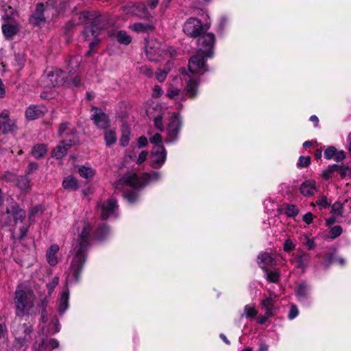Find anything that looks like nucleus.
<instances>
[{
	"mask_svg": "<svg viewBox=\"0 0 351 351\" xmlns=\"http://www.w3.org/2000/svg\"><path fill=\"white\" fill-rule=\"evenodd\" d=\"M26 216L25 211L17 204H13L2 210L0 214V223L3 226H14L19 221H23Z\"/></svg>",
	"mask_w": 351,
	"mask_h": 351,
	"instance_id": "obj_6",
	"label": "nucleus"
},
{
	"mask_svg": "<svg viewBox=\"0 0 351 351\" xmlns=\"http://www.w3.org/2000/svg\"><path fill=\"white\" fill-rule=\"evenodd\" d=\"M182 121L179 114L173 113L167 126V142L174 141L180 130Z\"/></svg>",
	"mask_w": 351,
	"mask_h": 351,
	"instance_id": "obj_10",
	"label": "nucleus"
},
{
	"mask_svg": "<svg viewBox=\"0 0 351 351\" xmlns=\"http://www.w3.org/2000/svg\"><path fill=\"white\" fill-rule=\"evenodd\" d=\"M303 221L307 223V224H310L313 222V215L311 213H306L304 216H303Z\"/></svg>",
	"mask_w": 351,
	"mask_h": 351,
	"instance_id": "obj_63",
	"label": "nucleus"
},
{
	"mask_svg": "<svg viewBox=\"0 0 351 351\" xmlns=\"http://www.w3.org/2000/svg\"><path fill=\"white\" fill-rule=\"evenodd\" d=\"M34 297L32 291L23 285H19L15 291L14 304L17 315L28 314L34 306Z\"/></svg>",
	"mask_w": 351,
	"mask_h": 351,
	"instance_id": "obj_5",
	"label": "nucleus"
},
{
	"mask_svg": "<svg viewBox=\"0 0 351 351\" xmlns=\"http://www.w3.org/2000/svg\"><path fill=\"white\" fill-rule=\"evenodd\" d=\"M45 6L42 3H39L36 6V9L31 17V23L34 25H42L45 23L44 16Z\"/></svg>",
	"mask_w": 351,
	"mask_h": 351,
	"instance_id": "obj_20",
	"label": "nucleus"
},
{
	"mask_svg": "<svg viewBox=\"0 0 351 351\" xmlns=\"http://www.w3.org/2000/svg\"><path fill=\"white\" fill-rule=\"evenodd\" d=\"M98 43H99V40L97 38H95L93 41L90 43V44H89L90 49L86 53V55L88 56H90L93 53L95 47L97 45V44Z\"/></svg>",
	"mask_w": 351,
	"mask_h": 351,
	"instance_id": "obj_62",
	"label": "nucleus"
},
{
	"mask_svg": "<svg viewBox=\"0 0 351 351\" xmlns=\"http://www.w3.org/2000/svg\"><path fill=\"white\" fill-rule=\"evenodd\" d=\"M258 263L263 270H266L268 267L276 264V260L270 253L264 252L258 256Z\"/></svg>",
	"mask_w": 351,
	"mask_h": 351,
	"instance_id": "obj_21",
	"label": "nucleus"
},
{
	"mask_svg": "<svg viewBox=\"0 0 351 351\" xmlns=\"http://www.w3.org/2000/svg\"><path fill=\"white\" fill-rule=\"evenodd\" d=\"M276 297L274 292H269V295H265V298L261 302V306L265 310L267 315H274L276 313V308L274 303Z\"/></svg>",
	"mask_w": 351,
	"mask_h": 351,
	"instance_id": "obj_17",
	"label": "nucleus"
},
{
	"mask_svg": "<svg viewBox=\"0 0 351 351\" xmlns=\"http://www.w3.org/2000/svg\"><path fill=\"white\" fill-rule=\"evenodd\" d=\"M32 332L33 326L29 322L19 323L12 329L15 341L20 346H25L29 341Z\"/></svg>",
	"mask_w": 351,
	"mask_h": 351,
	"instance_id": "obj_7",
	"label": "nucleus"
},
{
	"mask_svg": "<svg viewBox=\"0 0 351 351\" xmlns=\"http://www.w3.org/2000/svg\"><path fill=\"white\" fill-rule=\"evenodd\" d=\"M311 163V158L309 156H300L298 165L300 167H306Z\"/></svg>",
	"mask_w": 351,
	"mask_h": 351,
	"instance_id": "obj_49",
	"label": "nucleus"
},
{
	"mask_svg": "<svg viewBox=\"0 0 351 351\" xmlns=\"http://www.w3.org/2000/svg\"><path fill=\"white\" fill-rule=\"evenodd\" d=\"M161 174L158 171H152L150 173H145L143 177H139L136 173L125 175L115 183L116 191H120L124 188V197L130 203H134L138 199V192L148 182L158 180Z\"/></svg>",
	"mask_w": 351,
	"mask_h": 351,
	"instance_id": "obj_2",
	"label": "nucleus"
},
{
	"mask_svg": "<svg viewBox=\"0 0 351 351\" xmlns=\"http://www.w3.org/2000/svg\"><path fill=\"white\" fill-rule=\"evenodd\" d=\"M117 208V202L114 199L110 198L108 201L102 203L101 206V217L102 219H106L109 217L115 214Z\"/></svg>",
	"mask_w": 351,
	"mask_h": 351,
	"instance_id": "obj_16",
	"label": "nucleus"
},
{
	"mask_svg": "<svg viewBox=\"0 0 351 351\" xmlns=\"http://www.w3.org/2000/svg\"><path fill=\"white\" fill-rule=\"evenodd\" d=\"M147 58L150 61L160 62L168 57L173 58L176 56L177 51L156 39H150L147 42L145 47Z\"/></svg>",
	"mask_w": 351,
	"mask_h": 351,
	"instance_id": "obj_4",
	"label": "nucleus"
},
{
	"mask_svg": "<svg viewBox=\"0 0 351 351\" xmlns=\"http://www.w3.org/2000/svg\"><path fill=\"white\" fill-rule=\"evenodd\" d=\"M343 232V229L340 226H335L330 230L329 237L330 239H335L339 237Z\"/></svg>",
	"mask_w": 351,
	"mask_h": 351,
	"instance_id": "obj_47",
	"label": "nucleus"
},
{
	"mask_svg": "<svg viewBox=\"0 0 351 351\" xmlns=\"http://www.w3.org/2000/svg\"><path fill=\"white\" fill-rule=\"evenodd\" d=\"M162 136L159 133L155 134L152 137L149 138V141L152 144L159 145V143H162Z\"/></svg>",
	"mask_w": 351,
	"mask_h": 351,
	"instance_id": "obj_54",
	"label": "nucleus"
},
{
	"mask_svg": "<svg viewBox=\"0 0 351 351\" xmlns=\"http://www.w3.org/2000/svg\"><path fill=\"white\" fill-rule=\"evenodd\" d=\"M298 315V310L295 306H292L289 313L288 317L290 319H293L296 317Z\"/></svg>",
	"mask_w": 351,
	"mask_h": 351,
	"instance_id": "obj_59",
	"label": "nucleus"
},
{
	"mask_svg": "<svg viewBox=\"0 0 351 351\" xmlns=\"http://www.w3.org/2000/svg\"><path fill=\"white\" fill-rule=\"evenodd\" d=\"M47 152V147L44 144L35 145L32 151V154L36 158H40L45 156Z\"/></svg>",
	"mask_w": 351,
	"mask_h": 351,
	"instance_id": "obj_34",
	"label": "nucleus"
},
{
	"mask_svg": "<svg viewBox=\"0 0 351 351\" xmlns=\"http://www.w3.org/2000/svg\"><path fill=\"white\" fill-rule=\"evenodd\" d=\"M62 186L66 190H76L78 188L77 181L72 176H69L62 182Z\"/></svg>",
	"mask_w": 351,
	"mask_h": 351,
	"instance_id": "obj_32",
	"label": "nucleus"
},
{
	"mask_svg": "<svg viewBox=\"0 0 351 351\" xmlns=\"http://www.w3.org/2000/svg\"><path fill=\"white\" fill-rule=\"evenodd\" d=\"M42 212V207L40 206H36L32 208L29 213V219L33 221L35 216L39 213Z\"/></svg>",
	"mask_w": 351,
	"mask_h": 351,
	"instance_id": "obj_51",
	"label": "nucleus"
},
{
	"mask_svg": "<svg viewBox=\"0 0 351 351\" xmlns=\"http://www.w3.org/2000/svg\"><path fill=\"white\" fill-rule=\"evenodd\" d=\"M317 191L316 183L314 180H308L304 182L300 186V192L304 195H312Z\"/></svg>",
	"mask_w": 351,
	"mask_h": 351,
	"instance_id": "obj_25",
	"label": "nucleus"
},
{
	"mask_svg": "<svg viewBox=\"0 0 351 351\" xmlns=\"http://www.w3.org/2000/svg\"><path fill=\"white\" fill-rule=\"evenodd\" d=\"M77 232V241L73 245L74 256L66 271V282L72 284L77 282L79 276L86 260V252L90 240L91 226L86 221H77L73 231Z\"/></svg>",
	"mask_w": 351,
	"mask_h": 351,
	"instance_id": "obj_1",
	"label": "nucleus"
},
{
	"mask_svg": "<svg viewBox=\"0 0 351 351\" xmlns=\"http://www.w3.org/2000/svg\"><path fill=\"white\" fill-rule=\"evenodd\" d=\"M73 143L71 140L68 141H62L58 144L52 153V156L58 159L63 158L67 153L68 149L71 147Z\"/></svg>",
	"mask_w": 351,
	"mask_h": 351,
	"instance_id": "obj_22",
	"label": "nucleus"
},
{
	"mask_svg": "<svg viewBox=\"0 0 351 351\" xmlns=\"http://www.w3.org/2000/svg\"><path fill=\"white\" fill-rule=\"evenodd\" d=\"M310 261V256L306 253H302L298 255L295 259L291 260V263H295L297 268L302 269L304 271L305 269L308 267Z\"/></svg>",
	"mask_w": 351,
	"mask_h": 351,
	"instance_id": "obj_27",
	"label": "nucleus"
},
{
	"mask_svg": "<svg viewBox=\"0 0 351 351\" xmlns=\"http://www.w3.org/2000/svg\"><path fill=\"white\" fill-rule=\"evenodd\" d=\"M2 32L7 39H11L19 32V25L16 23H8L2 25Z\"/></svg>",
	"mask_w": 351,
	"mask_h": 351,
	"instance_id": "obj_24",
	"label": "nucleus"
},
{
	"mask_svg": "<svg viewBox=\"0 0 351 351\" xmlns=\"http://www.w3.org/2000/svg\"><path fill=\"white\" fill-rule=\"evenodd\" d=\"M131 29L137 32H145L148 29H152V26L150 25H145L143 23H134L130 25Z\"/></svg>",
	"mask_w": 351,
	"mask_h": 351,
	"instance_id": "obj_43",
	"label": "nucleus"
},
{
	"mask_svg": "<svg viewBox=\"0 0 351 351\" xmlns=\"http://www.w3.org/2000/svg\"><path fill=\"white\" fill-rule=\"evenodd\" d=\"M215 36L211 33L200 35L198 39L199 50L189 62V72L192 75H202L206 71V60L213 56Z\"/></svg>",
	"mask_w": 351,
	"mask_h": 351,
	"instance_id": "obj_3",
	"label": "nucleus"
},
{
	"mask_svg": "<svg viewBox=\"0 0 351 351\" xmlns=\"http://www.w3.org/2000/svg\"><path fill=\"white\" fill-rule=\"evenodd\" d=\"M285 212L288 217H295L299 213V210L295 205L288 204L285 207Z\"/></svg>",
	"mask_w": 351,
	"mask_h": 351,
	"instance_id": "obj_45",
	"label": "nucleus"
},
{
	"mask_svg": "<svg viewBox=\"0 0 351 351\" xmlns=\"http://www.w3.org/2000/svg\"><path fill=\"white\" fill-rule=\"evenodd\" d=\"M132 12L134 14L143 18H146L149 16L147 10L145 5L143 3H137L134 5L133 6Z\"/></svg>",
	"mask_w": 351,
	"mask_h": 351,
	"instance_id": "obj_33",
	"label": "nucleus"
},
{
	"mask_svg": "<svg viewBox=\"0 0 351 351\" xmlns=\"http://www.w3.org/2000/svg\"><path fill=\"white\" fill-rule=\"evenodd\" d=\"M335 171H340L341 174V177H343L346 175V169L344 168L343 166H341L339 165H329L326 169H325L322 173V177L325 180H328L331 178V175L332 173Z\"/></svg>",
	"mask_w": 351,
	"mask_h": 351,
	"instance_id": "obj_26",
	"label": "nucleus"
},
{
	"mask_svg": "<svg viewBox=\"0 0 351 351\" xmlns=\"http://www.w3.org/2000/svg\"><path fill=\"white\" fill-rule=\"evenodd\" d=\"M113 36L117 38L119 43L128 45L131 43L132 38L125 31H118Z\"/></svg>",
	"mask_w": 351,
	"mask_h": 351,
	"instance_id": "obj_31",
	"label": "nucleus"
},
{
	"mask_svg": "<svg viewBox=\"0 0 351 351\" xmlns=\"http://www.w3.org/2000/svg\"><path fill=\"white\" fill-rule=\"evenodd\" d=\"M110 233V230L109 228L106 225H103L99 228L97 237L99 240H103L106 238V237L109 235Z\"/></svg>",
	"mask_w": 351,
	"mask_h": 351,
	"instance_id": "obj_44",
	"label": "nucleus"
},
{
	"mask_svg": "<svg viewBox=\"0 0 351 351\" xmlns=\"http://www.w3.org/2000/svg\"><path fill=\"white\" fill-rule=\"evenodd\" d=\"M59 346V342L55 339H48L45 337L44 331L33 345V351H51L52 349Z\"/></svg>",
	"mask_w": 351,
	"mask_h": 351,
	"instance_id": "obj_9",
	"label": "nucleus"
},
{
	"mask_svg": "<svg viewBox=\"0 0 351 351\" xmlns=\"http://www.w3.org/2000/svg\"><path fill=\"white\" fill-rule=\"evenodd\" d=\"M78 173L80 176L86 179L92 178L95 174V171L90 167L82 166L78 169Z\"/></svg>",
	"mask_w": 351,
	"mask_h": 351,
	"instance_id": "obj_35",
	"label": "nucleus"
},
{
	"mask_svg": "<svg viewBox=\"0 0 351 351\" xmlns=\"http://www.w3.org/2000/svg\"><path fill=\"white\" fill-rule=\"evenodd\" d=\"M154 126L159 130L163 131V123H162V117L161 116H158L154 119Z\"/></svg>",
	"mask_w": 351,
	"mask_h": 351,
	"instance_id": "obj_53",
	"label": "nucleus"
},
{
	"mask_svg": "<svg viewBox=\"0 0 351 351\" xmlns=\"http://www.w3.org/2000/svg\"><path fill=\"white\" fill-rule=\"evenodd\" d=\"M204 26L199 19L196 18H189L183 25L184 32L193 38L199 36L204 32Z\"/></svg>",
	"mask_w": 351,
	"mask_h": 351,
	"instance_id": "obj_8",
	"label": "nucleus"
},
{
	"mask_svg": "<svg viewBox=\"0 0 351 351\" xmlns=\"http://www.w3.org/2000/svg\"><path fill=\"white\" fill-rule=\"evenodd\" d=\"M180 90L174 86L173 84H169L167 90L166 95L167 97L171 99H176L180 95Z\"/></svg>",
	"mask_w": 351,
	"mask_h": 351,
	"instance_id": "obj_40",
	"label": "nucleus"
},
{
	"mask_svg": "<svg viewBox=\"0 0 351 351\" xmlns=\"http://www.w3.org/2000/svg\"><path fill=\"white\" fill-rule=\"evenodd\" d=\"M296 292L298 299L300 301L304 300L308 295L309 287L304 282L300 283L297 287Z\"/></svg>",
	"mask_w": 351,
	"mask_h": 351,
	"instance_id": "obj_30",
	"label": "nucleus"
},
{
	"mask_svg": "<svg viewBox=\"0 0 351 351\" xmlns=\"http://www.w3.org/2000/svg\"><path fill=\"white\" fill-rule=\"evenodd\" d=\"M130 129L129 127L126 125H123L122 126V136L120 138V144L123 147H125L128 145L130 141Z\"/></svg>",
	"mask_w": 351,
	"mask_h": 351,
	"instance_id": "obj_37",
	"label": "nucleus"
},
{
	"mask_svg": "<svg viewBox=\"0 0 351 351\" xmlns=\"http://www.w3.org/2000/svg\"><path fill=\"white\" fill-rule=\"evenodd\" d=\"M147 143H148V141L145 136H141L138 139L137 144H138V147H140V148L145 147L147 145Z\"/></svg>",
	"mask_w": 351,
	"mask_h": 351,
	"instance_id": "obj_64",
	"label": "nucleus"
},
{
	"mask_svg": "<svg viewBox=\"0 0 351 351\" xmlns=\"http://www.w3.org/2000/svg\"><path fill=\"white\" fill-rule=\"evenodd\" d=\"M135 155H136V154H135V152H134V149H128L126 151L125 160L126 161H128L129 160H132L134 158Z\"/></svg>",
	"mask_w": 351,
	"mask_h": 351,
	"instance_id": "obj_61",
	"label": "nucleus"
},
{
	"mask_svg": "<svg viewBox=\"0 0 351 351\" xmlns=\"http://www.w3.org/2000/svg\"><path fill=\"white\" fill-rule=\"evenodd\" d=\"M59 246L58 245H52L47 251L46 257L48 263L51 266H55L58 262V253L59 252Z\"/></svg>",
	"mask_w": 351,
	"mask_h": 351,
	"instance_id": "obj_23",
	"label": "nucleus"
},
{
	"mask_svg": "<svg viewBox=\"0 0 351 351\" xmlns=\"http://www.w3.org/2000/svg\"><path fill=\"white\" fill-rule=\"evenodd\" d=\"M16 129V122L10 119L9 114L3 112L0 114V134H6Z\"/></svg>",
	"mask_w": 351,
	"mask_h": 351,
	"instance_id": "obj_15",
	"label": "nucleus"
},
{
	"mask_svg": "<svg viewBox=\"0 0 351 351\" xmlns=\"http://www.w3.org/2000/svg\"><path fill=\"white\" fill-rule=\"evenodd\" d=\"M117 135L114 130H107L104 133V140L108 147L114 145L117 142Z\"/></svg>",
	"mask_w": 351,
	"mask_h": 351,
	"instance_id": "obj_36",
	"label": "nucleus"
},
{
	"mask_svg": "<svg viewBox=\"0 0 351 351\" xmlns=\"http://www.w3.org/2000/svg\"><path fill=\"white\" fill-rule=\"evenodd\" d=\"M7 326L5 323L0 322V339H3L7 335Z\"/></svg>",
	"mask_w": 351,
	"mask_h": 351,
	"instance_id": "obj_60",
	"label": "nucleus"
},
{
	"mask_svg": "<svg viewBox=\"0 0 351 351\" xmlns=\"http://www.w3.org/2000/svg\"><path fill=\"white\" fill-rule=\"evenodd\" d=\"M70 124L68 122L62 123L58 128V136L62 137L64 135H67L69 133L73 134V130L70 128Z\"/></svg>",
	"mask_w": 351,
	"mask_h": 351,
	"instance_id": "obj_42",
	"label": "nucleus"
},
{
	"mask_svg": "<svg viewBox=\"0 0 351 351\" xmlns=\"http://www.w3.org/2000/svg\"><path fill=\"white\" fill-rule=\"evenodd\" d=\"M47 111L45 106L42 105H32L25 110V117L29 120H34L43 116Z\"/></svg>",
	"mask_w": 351,
	"mask_h": 351,
	"instance_id": "obj_18",
	"label": "nucleus"
},
{
	"mask_svg": "<svg viewBox=\"0 0 351 351\" xmlns=\"http://www.w3.org/2000/svg\"><path fill=\"white\" fill-rule=\"evenodd\" d=\"M60 330V325L58 319L53 317L51 319L50 325L49 326V328L47 329V333L50 335H53L56 332H58Z\"/></svg>",
	"mask_w": 351,
	"mask_h": 351,
	"instance_id": "obj_41",
	"label": "nucleus"
},
{
	"mask_svg": "<svg viewBox=\"0 0 351 351\" xmlns=\"http://www.w3.org/2000/svg\"><path fill=\"white\" fill-rule=\"evenodd\" d=\"M58 282L59 278L58 277H54L52 278L51 281L47 284V289L49 290V294H51V292L54 290Z\"/></svg>",
	"mask_w": 351,
	"mask_h": 351,
	"instance_id": "obj_50",
	"label": "nucleus"
},
{
	"mask_svg": "<svg viewBox=\"0 0 351 351\" xmlns=\"http://www.w3.org/2000/svg\"><path fill=\"white\" fill-rule=\"evenodd\" d=\"M69 291L68 289L64 290L61 294L58 304V311L64 313L69 308Z\"/></svg>",
	"mask_w": 351,
	"mask_h": 351,
	"instance_id": "obj_28",
	"label": "nucleus"
},
{
	"mask_svg": "<svg viewBox=\"0 0 351 351\" xmlns=\"http://www.w3.org/2000/svg\"><path fill=\"white\" fill-rule=\"evenodd\" d=\"M166 152L162 145H155L152 151L151 162L152 167L160 168L166 160Z\"/></svg>",
	"mask_w": 351,
	"mask_h": 351,
	"instance_id": "obj_12",
	"label": "nucleus"
},
{
	"mask_svg": "<svg viewBox=\"0 0 351 351\" xmlns=\"http://www.w3.org/2000/svg\"><path fill=\"white\" fill-rule=\"evenodd\" d=\"M30 181L26 176H21L16 178V185L21 191H27L30 188Z\"/></svg>",
	"mask_w": 351,
	"mask_h": 351,
	"instance_id": "obj_38",
	"label": "nucleus"
},
{
	"mask_svg": "<svg viewBox=\"0 0 351 351\" xmlns=\"http://www.w3.org/2000/svg\"><path fill=\"white\" fill-rule=\"evenodd\" d=\"M324 157L327 160L334 158L335 161L340 162L344 160L346 154L343 150L337 151L334 146H329L324 151Z\"/></svg>",
	"mask_w": 351,
	"mask_h": 351,
	"instance_id": "obj_19",
	"label": "nucleus"
},
{
	"mask_svg": "<svg viewBox=\"0 0 351 351\" xmlns=\"http://www.w3.org/2000/svg\"><path fill=\"white\" fill-rule=\"evenodd\" d=\"M264 271L268 281L271 282H277L278 281L280 275L278 272L269 271L268 269Z\"/></svg>",
	"mask_w": 351,
	"mask_h": 351,
	"instance_id": "obj_46",
	"label": "nucleus"
},
{
	"mask_svg": "<svg viewBox=\"0 0 351 351\" xmlns=\"http://www.w3.org/2000/svg\"><path fill=\"white\" fill-rule=\"evenodd\" d=\"M295 249V245L291 239H287L284 243V250L287 252Z\"/></svg>",
	"mask_w": 351,
	"mask_h": 351,
	"instance_id": "obj_56",
	"label": "nucleus"
},
{
	"mask_svg": "<svg viewBox=\"0 0 351 351\" xmlns=\"http://www.w3.org/2000/svg\"><path fill=\"white\" fill-rule=\"evenodd\" d=\"M186 75H188L189 79H185L186 81V84L184 88L185 97H183L182 100H184L186 98H195L197 94V89L199 86V82L196 80L193 79L192 77L190 76L187 73Z\"/></svg>",
	"mask_w": 351,
	"mask_h": 351,
	"instance_id": "obj_14",
	"label": "nucleus"
},
{
	"mask_svg": "<svg viewBox=\"0 0 351 351\" xmlns=\"http://www.w3.org/2000/svg\"><path fill=\"white\" fill-rule=\"evenodd\" d=\"M139 70L141 73L146 75L148 77H152L153 75L152 71L146 65L141 66Z\"/></svg>",
	"mask_w": 351,
	"mask_h": 351,
	"instance_id": "obj_55",
	"label": "nucleus"
},
{
	"mask_svg": "<svg viewBox=\"0 0 351 351\" xmlns=\"http://www.w3.org/2000/svg\"><path fill=\"white\" fill-rule=\"evenodd\" d=\"M98 17L97 14L95 12H88L84 11L80 14V22L79 23H94L96 21Z\"/></svg>",
	"mask_w": 351,
	"mask_h": 351,
	"instance_id": "obj_29",
	"label": "nucleus"
},
{
	"mask_svg": "<svg viewBox=\"0 0 351 351\" xmlns=\"http://www.w3.org/2000/svg\"><path fill=\"white\" fill-rule=\"evenodd\" d=\"M167 72L168 71H163L161 69L157 71L156 73V77L157 80L160 82H164L167 77Z\"/></svg>",
	"mask_w": 351,
	"mask_h": 351,
	"instance_id": "obj_52",
	"label": "nucleus"
},
{
	"mask_svg": "<svg viewBox=\"0 0 351 351\" xmlns=\"http://www.w3.org/2000/svg\"><path fill=\"white\" fill-rule=\"evenodd\" d=\"M148 156V152L147 151H142L138 158H137V160H136V163L138 165H141L142 164L143 162H145L147 159V157Z\"/></svg>",
	"mask_w": 351,
	"mask_h": 351,
	"instance_id": "obj_57",
	"label": "nucleus"
},
{
	"mask_svg": "<svg viewBox=\"0 0 351 351\" xmlns=\"http://www.w3.org/2000/svg\"><path fill=\"white\" fill-rule=\"evenodd\" d=\"M331 213L334 216H340L343 213V206L339 202L335 203L332 206Z\"/></svg>",
	"mask_w": 351,
	"mask_h": 351,
	"instance_id": "obj_48",
	"label": "nucleus"
},
{
	"mask_svg": "<svg viewBox=\"0 0 351 351\" xmlns=\"http://www.w3.org/2000/svg\"><path fill=\"white\" fill-rule=\"evenodd\" d=\"M93 113L91 115V119L93 120L95 125L101 129L107 128L110 125L108 117L101 109L96 107H92Z\"/></svg>",
	"mask_w": 351,
	"mask_h": 351,
	"instance_id": "obj_13",
	"label": "nucleus"
},
{
	"mask_svg": "<svg viewBox=\"0 0 351 351\" xmlns=\"http://www.w3.org/2000/svg\"><path fill=\"white\" fill-rule=\"evenodd\" d=\"M162 93H163V90L160 86H158V85L154 86V87L153 88V93H152V96L154 97H159L162 95Z\"/></svg>",
	"mask_w": 351,
	"mask_h": 351,
	"instance_id": "obj_58",
	"label": "nucleus"
},
{
	"mask_svg": "<svg viewBox=\"0 0 351 351\" xmlns=\"http://www.w3.org/2000/svg\"><path fill=\"white\" fill-rule=\"evenodd\" d=\"M257 315V311L253 306L245 305L243 309V313L241 315V317H245V318H254Z\"/></svg>",
	"mask_w": 351,
	"mask_h": 351,
	"instance_id": "obj_39",
	"label": "nucleus"
},
{
	"mask_svg": "<svg viewBox=\"0 0 351 351\" xmlns=\"http://www.w3.org/2000/svg\"><path fill=\"white\" fill-rule=\"evenodd\" d=\"M66 77L65 72L62 70L55 69L49 71L47 75L44 76V80L48 86L55 87L62 84Z\"/></svg>",
	"mask_w": 351,
	"mask_h": 351,
	"instance_id": "obj_11",
	"label": "nucleus"
}]
</instances>
